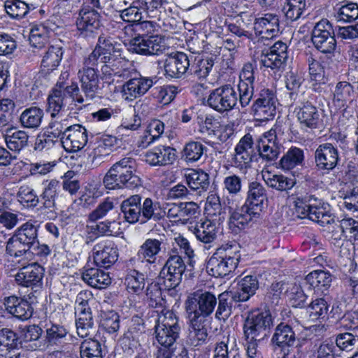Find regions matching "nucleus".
I'll list each match as a JSON object with an SVG mask.
<instances>
[{
  "mask_svg": "<svg viewBox=\"0 0 358 358\" xmlns=\"http://www.w3.org/2000/svg\"><path fill=\"white\" fill-rule=\"evenodd\" d=\"M153 79L139 76L130 78L122 86V96L125 100L133 101L144 95L153 85Z\"/></svg>",
  "mask_w": 358,
  "mask_h": 358,
  "instance_id": "obj_27",
  "label": "nucleus"
},
{
  "mask_svg": "<svg viewBox=\"0 0 358 358\" xmlns=\"http://www.w3.org/2000/svg\"><path fill=\"white\" fill-rule=\"evenodd\" d=\"M229 209L233 210L229 221V228L236 234L255 222L260 217V212L245 203L240 208Z\"/></svg>",
  "mask_w": 358,
  "mask_h": 358,
  "instance_id": "obj_18",
  "label": "nucleus"
},
{
  "mask_svg": "<svg viewBox=\"0 0 358 358\" xmlns=\"http://www.w3.org/2000/svg\"><path fill=\"white\" fill-rule=\"evenodd\" d=\"M307 62L309 66V73L312 81V89L316 92L322 91V85H324L327 81L325 75L324 67L318 60L310 56Z\"/></svg>",
  "mask_w": 358,
  "mask_h": 358,
  "instance_id": "obj_44",
  "label": "nucleus"
},
{
  "mask_svg": "<svg viewBox=\"0 0 358 358\" xmlns=\"http://www.w3.org/2000/svg\"><path fill=\"white\" fill-rule=\"evenodd\" d=\"M145 161L152 166H165L176 159V150L171 146L160 145L145 153Z\"/></svg>",
  "mask_w": 358,
  "mask_h": 358,
  "instance_id": "obj_26",
  "label": "nucleus"
},
{
  "mask_svg": "<svg viewBox=\"0 0 358 358\" xmlns=\"http://www.w3.org/2000/svg\"><path fill=\"white\" fill-rule=\"evenodd\" d=\"M43 275V267L38 264H32L20 268L15 279L18 285L36 291L42 287Z\"/></svg>",
  "mask_w": 358,
  "mask_h": 358,
  "instance_id": "obj_24",
  "label": "nucleus"
},
{
  "mask_svg": "<svg viewBox=\"0 0 358 358\" xmlns=\"http://www.w3.org/2000/svg\"><path fill=\"white\" fill-rule=\"evenodd\" d=\"M256 148L252 135L246 134L240 139L234 148L233 166L242 171L250 168L251 162L257 160L258 156Z\"/></svg>",
  "mask_w": 358,
  "mask_h": 358,
  "instance_id": "obj_14",
  "label": "nucleus"
},
{
  "mask_svg": "<svg viewBox=\"0 0 358 358\" xmlns=\"http://www.w3.org/2000/svg\"><path fill=\"white\" fill-rule=\"evenodd\" d=\"M88 142V132L80 124H73L66 133V137L62 141L64 150L68 152H75L82 150Z\"/></svg>",
  "mask_w": 358,
  "mask_h": 358,
  "instance_id": "obj_28",
  "label": "nucleus"
},
{
  "mask_svg": "<svg viewBox=\"0 0 358 358\" xmlns=\"http://www.w3.org/2000/svg\"><path fill=\"white\" fill-rule=\"evenodd\" d=\"M315 167L318 171L328 173L338 164L339 155L338 149L331 143L320 144L315 151Z\"/></svg>",
  "mask_w": 358,
  "mask_h": 358,
  "instance_id": "obj_20",
  "label": "nucleus"
},
{
  "mask_svg": "<svg viewBox=\"0 0 358 358\" xmlns=\"http://www.w3.org/2000/svg\"><path fill=\"white\" fill-rule=\"evenodd\" d=\"M189 57L184 52H178L171 55L164 63L165 75L170 78H180L189 71Z\"/></svg>",
  "mask_w": 358,
  "mask_h": 358,
  "instance_id": "obj_32",
  "label": "nucleus"
},
{
  "mask_svg": "<svg viewBox=\"0 0 358 358\" xmlns=\"http://www.w3.org/2000/svg\"><path fill=\"white\" fill-rule=\"evenodd\" d=\"M128 50L141 55H160L166 50L164 38L158 35L138 34L129 40Z\"/></svg>",
  "mask_w": 358,
  "mask_h": 358,
  "instance_id": "obj_8",
  "label": "nucleus"
},
{
  "mask_svg": "<svg viewBox=\"0 0 358 358\" xmlns=\"http://www.w3.org/2000/svg\"><path fill=\"white\" fill-rule=\"evenodd\" d=\"M255 70H257L255 64L247 62L243 64L240 72L238 88L239 102L243 108L248 106L253 97Z\"/></svg>",
  "mask_w": 358,
  "mask_h": 358,
  "instance_id": "obj_16",
  "label": "nucleus"
},
{
  "mask_svg": "<svg viewBox=\"0 0 358 358\" xmlns=\"http://www.w3.org/2000/svg\"><path fill=\"white\" fill-rule=\"evenodd\" d=\"M157 318L155 320V327L162 329L164 331L180 333L181 325L179 317L172 310L163 309L156 310Z\"/></svg>",
  "mask_w": 358,
  "mask_h": 358,
  "instance_id": "obj_42",
  "label": "nucleus"
},
{
  "mask_svg": "<svg viewBox=\"0 0 358 358\" xmlns=\"http://www.w3.org/2000/svg\"><path fill=\"white\" fill-rule=\"evenodd\" d=\"M306 6L305 0H285L282 10L287 20L293 22L300 18Z\"/></svg>",
  "mask_w": 358,
  "mask_h": 358,
  "instance_id": "obj_61",
  "label": "nucleus"
},
{
  "mask_svg": "<svg viewBox=\"0 0 358 358\" xmlns=\"http://www.w3.org/2000/svg\"><path fill=\"white\" fill-rule=\"evenodd\" d=\"M44 113L38 107L32 106L26 108L20 116V122L22 127L36 129L43 121Z\"/></svg>",
  "mask_w": 358,
  "mask_h": 358,
  "instance_id": "obj_50",
  "label": "nucleus"
},
{
  "mask_svg": "<svg viewBox=\"0 0 358 358\" xmlns=\"http://www.w3.org/2000/svg\"><path fill=\"white\" fill-rule=\"evenodd\" d=\"M287 45L282 41L275 43L268 49H264L260 55L261 64L275 73H281L288 58Z\"/></svg>",
  "mask_w": 358,
  "mask_h": 358,
  "instance_id": "obj_15",
  "label": "nucleus"
},
{
  "mask_svg": "<svg viewBox=\"0 0 358 358\" xmlns=\"http://www.w3.org/2000/svg\"><path fill=\"white\" fill-rule=\"evenodd\" d=\"M207 148L199 141H189L187 143L181 152V157L187 163H194L199 161L203 157Z\"/></svg>",
  "mask_w": 358,
  "mask_h": 358,
  "instance_id": "obj_56",
  "label": "nucleus"
},
{
  "mask_svg": "<svg viewBox=\"0 0 358 358\" xmlns=\"http://www.w3.org/2000/svg\"><path fill=\"white\" fill-rule=\"evenodd\" d=\"M238 102V94L231 85H224L210 92L207 105L217 112L223 113L234 109Z\"/></svg>",
  "mask_w": 358,
  "mask_h": 358,
  "instance_id": "obj_9",
  "label": "nucleus"
},
{
  "mask_svg": "<svg viewBox=\"0 0 358 358\" xmlns=\"http://www.w3.org/2000/svg\"><path fill=\"white\" fill-rule=\"evenodd\" d=\"M101 25L100 13L96 9L83 4L76 20L79 36L86 39L94 38Z\"/></svg>",
  "mask_w": 358,
  "mask_h": 358,
  "instance_id": "obj_13",
  "label": "nucleus"
},
{
  "mask_svg": "<svg viewBox=\"0 0 358 358\" xmlns=\"http://www.w3.org/2000/svg\"><path fill=\"white\" fill-rule=\"evenodd\" d=\"M299 341L292 327L281 322L275 329L271 339V345L274 351H280L296 344Z\"/></svg>",
  "mask_w": 358,
  "mask_h": 358,
  "instance_id": "obj_31",
  "label": "nucleus"
},
{
  "mask_svg": "<svg viewBox=\"0 0 358 358\" xmlns=\"http://www.w3.org/2000/svg\"><path fill=\"white\" fill-rule=\"evenodd\" d=\"M38 225L29 220L15 230L6 243V251L10 256L20 257L29 253L37 245Z\"/></svg>",
  "mask_w": 358,
  "mask_h": 358,
  "instance_id": "obj_6",
  "label": "nucleus"
},
{
  "mask_svg": "<svg viewBox=\"0 0 358 358\" xmlns=\"http://www.w3.org/2000/svg\"><path fill=\"white\" fill-rule=\"evenodd\" d=\"M189 229L195 236L196 239L203 243H210L213 242L217 236V227L215 223L211 220L204 218L190 223Z\"/></svg>",
  "mask_w": 358,
  "mask_h": 358,
  "instance_id": "obj_36",
  "label": "nucleus"
},
{
  "mask_svg": "<svg viewBox=\"0 0 358 358\" xmlns=\"http://www.w3.org/2000/svg\"><path fill=\"white\" fill-rule=\"evenodd\" d=\"M334 17L338 22H352L358 18V5L354 2H343L334 8Z\"/></svg>",
  "mask_w": 358,
  "mask_h": 358,
  "instance_id": "obj_53",
  "label": "nucleus"
},
{
  "mask_svg": "<svg viewBox=\"0 0 358 358\" xmlns=\"http://www.w3.org/2000/svg\"><path fill=\"white\" fill-rule=\"evenodd\" d=\"M56 25L50 20L31 26L29 36V43L33 48V52L41 55L39 52L47 48L49 34L54 31Z\"/></svg>",
  "mask_w": 358,
  "mask_h": 358,
  "instance_id": "obj_25",
  "label": "nucleus"
},
{
  "mask_svg": "<svg viewBox=\"0 0 358 358\" xmlns=\"http://www.w3.org/2000/svg\"><path fill=\"white\" fill-rule=\"evenodd\" d=\"M90 229L97 236H117L121 233L120 222L115 219L100 222Z\"/></svg>",
  "mask_w": 358,
  "mask_h": 358,
  "instance_id": "obj_62",
  "label": "nucleus"
},
{
  "mask_svg": "<svg viewBox=\"0 0 358 358\" xmlns=\"http://www.w3.org/2000/svg\"><path fill=\"white\" fill-rule=\"evenodd\" d=\"M311 201L313 202L310 208V220L323 227L335 223L336 216L331 213L328 203L317 199L315 196Z\"/></svg>",
  "mask_w": 358,
  "mask_h": 358,
  "instance_id": "obj_35",
  "label": "nucleus"
},
{
  "mask_svg": "<svg viewBox=\"0 0 358 358\" xmlns=\"http://www.w3.org/2000/svg\"><path fill=\"white\" fill-rule=\"evenodd\" d=\"M159 282L150 284L145 293V300L150 307L154 308L166 309V301L162 297V287Z\"/></svg>",
  "mask_w": 358,
  "mask_h": 358,
  "instance_id": "obj_59",
  "label": "nucleus"
},
{
  "mask_svg": "<svg viewBox=\"0 0 358 358\" xmlns=\"http://www.w3.org/2000/svg\"><path fill=\"white\" fill-rule=\"evenodd\" d=\"M223 190L228 194L227 203L229 208L238 207L242 201L241 196L243 188L241 178L234 173L225 176L222 182Z\"/></svg>",
  "mask_w": 358,
  "mask_h": 358,
  "instance_id": "obj_33",
  "label": "nucleus"
},
{
  "mask_svg": "<svg viewBox=\"0 0 358 358\" xmlns=\"http://www.w3.org/2000/svg\"><path fill=\"white\" fill-rule=\"evenodd\" d=\"M44 188L39 196L41 204L40 210L45 214L48 219L56 217V199L60 190L59 182L55 179L46 180Z\"/></svg>",
  "mask_w": 358,
  "mask_h": 358,
  "instance_id": "obj_21",
  "label": "nucleus"
},
{
  "mask_svg": "<svg viewBox=\"0 0 358 358\" xmlns=\"http://www.w3.org/2000/svg\"><path fill=\"white\" fill-rule=\"evenodd\" d=\"M69 336V330L61 324L50 322V326L46 329L48 346H62L68 341Z\"/></svg>",
  "mask_w": 358,
  "mask_h": 358,
  "instance_id": "obj_45",
  "label": "nucleus"
},
{
  "mask_svg": "<svg viewBox=\"0 0 358 358\" xmlns=\"http://www.w3.org/2000/svg\"><path fill=\"white\" fill-rule=\"evenodd\" d=\"M100 63H107L113 69H117V78L127 79L130 76V70L127 67L128 61L121 57V54L115 56H105L101 58Z\"/></svg>",
  "mask_w": 358,
  "mask_h": 358,
  "instance_id": "obj_57",
  "label": "nucleus"
},
{
  "mask_svg": "<svg viewBox=\"0 0 358 358\" xmlns=\"http://www.w3.org/2000/svg\"><path fill=\"white\" fill-rule=\"evenodd\" d=\"M280 147L276 129L273 128L264 133L256 142L258 156L267 162H272L278 158Z\"/></svg>",
  "mask_w": 358,
  "mask_h": 358,
  "instance_id": "obj_17",
  "label": "nucleus"
},
{
  "mask_svg": "<svg viewBox=\"0 0 358 358\" xmlns=\"http://www.w3.org/2000/svg\"><path fill=\"white\" fill-rule=\"evenodd\" d=\"M155 337L160 345L155 354L156 358H172L175 349L176 342L179 338V333L171 331H164L155 327Z\"/></svg>",
  "mask_w": 358,
  "mask_h": 358,
  "instance_id": "obj_30",
  "label": "nucleus"
},
{
  "mask_svg": "<svg viewBox=\"0 0 358 358\" xmlns=\"http://www.w3.org/2000/svg\"><path fill=\"white\" fill-rule=\"evenodd\" d=\"M164 248L163 238H148L140 246L137 253L138 262L145 264V266L155 264L157 255Z\"/></svg>",
  "mask_w": 358,
  "mask_h": 358,
  "instance_id": "obj_29",
  "label": "nucleus"
},
{
  "mask_svg": "<svg viewBox=\"0 0 358 358\" xmlns=\"http://www.w3.org/2000/svg\"><path fill=\"white\" fill-rule=\"evenodd\" d=\"M240 259L241 254L237 245H222L208 261L207 271L215 278L224 277L235 271Z\"/></svg>",
  "mask_w": 358,
  "mask_h": 358,
  "instance_id": "obj_5",
  "label": "nucleus"
},
{
  "mask_svg": "<svg viewBox=\"0 0 358 358\" xmlns=\"http://www.w3.org/2000/svg\"><path fill=\"white\" fill-rule=\"evenodd\" d=\"M117 143V138L112 135L104 134L96 138L93 148L89 153L92 162L104 157H108Z\"/></svg>",
  "mask_w": 358,
  "mask_h": 358,
  "instance_id": "obj_41",
  "label": "nucleus"
},
{
  "mask_svg": "<svg viewBox=\"0 0 358 358\" xmlns=\"http://www.w3.org/2000/svg\"><path fill=\"white\" fill-rule=\"evenodd\" d=\"M139 194L131 195L121 203V211L124 220L130 223L145 224L150 220H157L160 218L157 213L158 202H153L150 198H146L142 202Z\"/></svg>",
  "mask_w": 358,
  "mask_h": 358,
  "instance_id": "obj_4",
  "label": "nucleus"
},
{
  "mask_svg": "<svg viewBox=\"0 0 358 358\" xmlns=\"http://www.w3.org/2000/svg\"><path fill=\"white\" fill-rule=\"evenodd\" d=\"M83 280L96 289H104L111 283L109 274L104 271L94 267L86 268L82 275Z\"/></svg>",
  "mask_w": 358,
  "mask_h": 358,
  "instance_id": "obj_43",
  "label": "nucleus"
},
{
  "mask_svg": "<svg viewBox=\"0 0 358 358\" xmlns=\"http://www.w3.org/2000/svg\"><path fill=\"white\" fill-rule=\"evenodd\" d=\"M294 113L302 127L319 129L323 124L322 111L309 101H301Z\"/></svg>",
  "mask_w": 358,
  "mask_h": 358,
  "instance_id": "obj_19",
  "label": "nucleus"
},
{
  "mask_svg": "<svg viewBox=\"0 0 358 358\" xmlns=\"http://www.w3.org/2000/svg\"><path fill=\"white\" fill-rule=\"evenodd\" d=\"M278 104L275 92L271 89L263 88L257 94L252 106V110L258 120L268 121L275 115Z\"/></svg>",
  "mask_w": 358,
  "mask_h": 358,
  "instance_id": "obj_11",
  "label": "nucleus"
},
{
  "mask_svg": "<svg viewBox=\"0 0 358 358\" xmlns=\"http://www.w3.org/2000/svg\"><path fill=\"white\" fill-rule=\"evenodd\" d=\"M311 41L315 48L322 53H333L336 48L334 30L327 19L317 22L312 31Z\"/></svg>",
  "mask_w": 358,
  "mask_h": 358,
  "instance_id": "obj_10",
  "label": "nucleus"
},
{
  "mask_svg": "<svg viewBox=\"0 0 358 358\" xmlns=\"http://www.w3.org/2000/svg\"><path fill=\"white\" fill-rule=\"evenodd\" d=\"M214 64L213 56L206 57L197 56L195 57L194 63L191 66L189 65V73L199 79H204L209 75Z\"/></svg>",
  "mask_w": 358,
  "mask_h": 358,
  "instance_id": "obj_52",
  "label": "nucleus"
},
{
  "mask_svg": "<svg viewBox=\"0 0 358 358\" xmlns=\"http://www.w3.org/2000/svg\"><path fill=\"white\" fill-rule=\"evenodd\" d=\"M117 45L112 37L102 34L99 36L93 51L84 59L83 67L78 70V77L87 99L101 97V87L96 66L99 65L101 57L121 54Z\"/></svg>",
  "mask_w": 358,
  "mask_h": 358,
  "instance_id": "obj_1",
  "label": "nucleus"
},
{
  "mask_svg": "<svg viewBox=\"0 0 358 358\" xmlns=\"http://www.w3.org/2000/svg\"><path fill=\"white\" fill-rule=\"evenodd\" d=\"M69 76L70 73L68 71H62L53 89L66 92L69 99L71 100L68 106V110L76 113L85 106V101L92 99H86L81 87L79 88L76 82H71V84L68 83Z\"/></svg>",
  "mask_w": 358,
  "mask_h": 358,
  "instance_id": "obj_12",
  "label": "nucleus"
},
{
  "mask_svg": "<svg viewBox=\"0 0 358 358\" xmlns=\"http://www.w3.org/2000/svg\"><path fill=\"white\" fill-rule=\"evenodd\" d=\"M217 308L215 312V318L219 320L226 321L232 313L234 294L222 292L217 298Z\"/></svg>",
  "mask_w": 358,
  "mask_h": 358,
  "instance_id": "obj_54",
  "label": "nucleus"
},
{
  "mask_svg": "<svg viewBox=\"0 0 358 358\" xmlns=\"http://www.w3.org/2000/svg\"><path fill=\"white\" fill-rule=\"evenodd\" d=\"M93 255L97 266L108 268L117 260L118 250L113 241L103 240L94 246Z\"/></svg>",
  "mask_w": 358,
  "mask_h": 358,
  "instance_id": "obj_22",
  "label": "nucleus"
},
{
  "mask_svg": "<svg viewBox=\"0 0 358 358\" xmlns=\"http://www.w3.org/2000/svg\"><path fill=\"white\" fill-rule=\"evenodd\" d=\"M217 297L210 292L197 290L190 294L185 302L187 317L206 320L214 311Z\"/></svg>",
  "mask_w": 358,
  "mask_h": 358,
  "instance_id": "obj_7",
  "label": "nucleus"
},
{
  "mask_svg": "<svg viewBox=\"0 0 358 358\" xmlns=\"http://www.w3.org/2000/svg\"><path fill=\"white\" fill-rule=\"evenodd\" d=\"M6 13L13 19H22L29 12L28 4L21 0H6L4 3Z\"/></svg>",
  "mask_w": 358,
  "mask_h": 358,
  "instance_id": "obj_63",
  "label": "nucleus"
},
{
  "mask_svg": "<svg viewBox=\"0 0 358 358\" xmlns=\"http://www.w3.org/2000/svg\"><path fill=\"white\" fill-rule=\"evenodd\" d=\"M262 177L268 187L280 192H287L296 184L295 179L288 178L282 174H271L267 171L262 173Z\"/></svg>",
  "mask_w": 358,
  "mask_h": 358,
  "instance_id": "obj_48",
  "label": "nucleus"
},
{
  "mask_svg": "<svg viewBox=\"0 0 358 358\" xmlns=\"http://www.w3.org/2000/svg\"><path fill=\"white\" fill-rule=\"evenodd\" d=\"M329 304L324 298H317L308 306L309 317L311 320H324L327 317Z\"/></svg>",
  "mask_w": 358,
  "mask_h": 358,
  "instance_id": "obj_64",
  "label": "nucleus"
},
{
  "mask_svg": "<svg viewBox=\"0 0 358 358\" xmlns=\"http://www.w3.org/2000/svg\"><path fill=\"white\" fill-rule=\"evenodd\" d=\"M267 199L266 189L262 183L257 181L248 183L245 204L261 212Z\"/></svg>",
  "mask_w": 358,
  "mask_h": 358,
  "instance_id": "obj_38",
  "label": "nucleus"
},
{
  "mask_svg": "<svg viewBox=\"0 0 358 358\" xmlns=\"http://www.w3.org/2000/svg\"><path fill=\"white\" fill-rule=\"evenodd\" d=\"M185 178L189 188L199 195L206 192L210 186L208 173L201 169L189 170Z\"/></svg>",
  "mask_w": 358,
  "mask_h": 358,
  "instance_id": "obj_39",
  "label": "nucleus"
},
{
  "mask_svg": "<svg viewBox=\"0 0 358 358\" xmlns=\"http://www.w3.org/2000/svg\"><path fill=\"white\" fill-rule=\"evenodd\" d=\"M63 49L59 45H50L43 50L41 67L43 71L50 72L59 65L63 57Z\"/></svg>",
  "mask_w": 358,
  "mask_h": 358,
  "instance_id": "obj_46",
  "label": "nucleus"
},
{
  "mask_svg": "<svg viewBox=\"0 0 358 358\" xmlns=\"http://www.w3.org/2000/svg\"><path fill=\"white\" fill-rule=\"evenodd\" d=\"M76 326L78 335L81 338L87 337L94 329V320L90 312L75 313Z\"/></svg>",
  "mask_w": 358,
  "mask_h": 358,
  "instance_id": "obj_60",
  "label": "nucleus"
},
{
  "mask_svg": "<svg viewBox=\"0 0 358 358\" xmlns=\"http://www.w3.org/2000/svg\"><path fill=\"white\" fill-rule=\"evenodd\" d=\"M189 321L187 343L192 347H198L205 344L208 339L207 328L203 324L205 320L188 317Z\"/></svg>",
  "mask_w": 358,
  "mask_h": 358,
  "instance_id": "obj_37",
  "label": "nucleus"
},
{
  "mask_svg": "<svg viewBox=\"0 0 358 358\" xmlns=\"http://www.w3.org/2000/svg\"><path fill=\"white\" fill-rule=\"evenodd\" d=\"M5 308L13 317L24 321L33 314V308L29 302L23 298L10 296L4 299Z\"/></svg>",
  "mask_w": 358,
  "mask_h": 358,
  "instance_id": "obj_34",
  "label": "nucleus"
},
{
  "mask_svg": "<svg viewBox=\"0 0 358 358\" xmlns=\"http://www.w3.org/2000/svg\"><path fill=\"white\" fill-rule=\"evenodd\" d=\"M303 162V150L296 147H291L280 159L279 166L282 170L289 171L301 166Z\"/></svg>",
  "mask_w": 358,
  "mask_h": 358,
  "instance_id": "obj_51",
  "label": "nucleus"
},
{
  "mask_svg": "<svg viewBox=\"0 0 358 358\" xmlns=\"http://www.w3.org/2000/svg\"><path fill=\"white\" fill-rule=\"evenodd\" d=\"M306 280L314 289L324 293L331 287L332 275L329 271L315 270L307 275Z\"/></svg>",
  "mask_w": 358,
  "mask_h": 358,
  "instance_id": "obj_47",
  "label": "nucleus"
},
{
  "mask_svg": "<svg viewBox=\"0 0 358 358\" xmlns=\"http://www.w3.org/2000/svg\"><path fill=\"white\" fill-rule=\"evenodd\" d=\"M254 31L262 38H273L280 31L279 16L275 13H266L255 19Z\"/></svg>",
  "mask_w": 358,
  "mask_h": 358,
  "instance_id": "obj_23",
  "label": "nucleus"
},
{
  "mask_svg": "<svg viewBox=\"0 0 358 358\" xmlns=\"http://www.w3.org/2000/svg\"><path fill=\"white\" fill-rule=\"evenodd\" d=\"M258 288L257 277L253 275H246L239 280L237 289L234 293V299L236 302L246 301L256 293Z\"/></svg>",
  "mask_w": 358,
  "mask_h": 358,
  "instance_id": "obj_40",
  "label": "nucleus"
},
{
  "mask_svg": "<svg viewBox=\"0 0 358 358\" xmlns=\"http://www.w3.org/2000/svg\"><path fill=\"white\" fill-rule=\"evenodd\" d=\"M141 4L135 3L126 7H122L120 9L115 10L116 13H119V16L122 20L125 22L131 23V25L124 27L125 29L132 30V27L142 19V13Z\"/></svg>",
  "mask_w": 358,
  "mask_h": 358,
  "instance_id": "obj_55",
  "label": "nucleus"
},
{
  "mask_svg": "<svg viewBox=\"0 0 358 358\" xmlns=\"http://www.w3.org/2000/svg\"><path fill=\"white\" fill-rule=\"evenodd\" d=\"M103 183L108 189H133L141 184L136 175V161L132 157H124L115 163L105 175Z\"/></svg>",
  "mask_w": 358,
  "mask_h": 358,
  "instance_id": "obj_3",
  "label": "nucleus"
},
{
  "mask_svg": "<svg viewBox=\"0 0 358 358\" xmlns=\"http://www.w3.org/2000/svg\"><path fill=\"white\" fill-rule=\"evenodd\" d=\"M273 319L269 310L250 312L243 324V338L248 357L255 358L258 345L270 334Z\"/></svg>",
  "mask_w": 358,
  "mask_h": 358,
  "instance_id": "obj_2",
  "label": "nucleus"
},
{
  "mask_svg": "<svg viewBox=\"0 0 358 358\" xmlns=\"http://www.w3.org/2000/svg\"><path fill=\"white\" fill-rule=\"evenodd\" d=\"M68 95L66 92L52 89L47 99V111L50 113L51 117H55L60 112L63 111L67 103Z\"/></svg>",
  "mask_w": 358,
  "mask_h": 358,
  "instance_id": "obj_49",
  "label": "nucleus"
},
{
  "mask_svg": "<svg viewBox=\"0 0 358 358\" xmlns=\"http://www.w3.org/2000/svg\"><path fill=\"white\" fill-rule=\"evenodd\" d=\"M124 284L129 293L138 295L145 287V275L137 270H131L127 273L125 277Z\"/></svg>",
  "mask_w": 358,
  "mask_h": 358,
  "instance_id": "obj_58",
  "label": "nucleus"
}]
</instances>
